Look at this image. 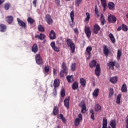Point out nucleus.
Returning <instances> with one entry per match:
<instances>
[{
  "label": "nucleus",
  "mask_w": 128,
  "mask_h": 128,
  "mask_svg": "<svg viewBox=\"0 0 128 128\" xmlns=\"http://www.w3.org/2000/svg\"><path fill=\"white\" fill-rule=\"evenodd\" d=\"M66 43L68 48H70V52L74 54V52H76V44L72 42V40L70 38H68L66 40Z\"/></svg>",
  "instance_id": "obj_1"
},
{
  "label": "nucleus",
  "mask_w": 128,
  "mask_h": 128,
  "mask_svg": "<svg viewBox=\"0 0 128 128\" xmlns=\"http://www.w3.org/2000/svg\"><path fill=\"white\" fill-rule=\"evenodd\" d=\"M62 70L60 72V78H64V74H68V67L66 66V64L64 62H63L62 64Z\"/></svg>",
  "instance_id": "obj_2"
},
{
  "label": "nucleus",
  "mask_w": 128,
  "mask_h": 128,
  "mask_svg": "<svg viewBox=\"0 0 128 128\" xmlns=\"http://www.w3.org/2000/svg\"><path fill=\"white\" fill-rule=\"evenodd\" d=\"M45 20L46 22L48 24H52L54 22V20L52 18V16L48 14L46 15Z\"/></svg>",
  "instance_id": "obj_3"
},
{
  "label": "nucleus",
  "mask_w": 128,
  "mask_h": 128,
  "mask_svg": "<svg viewBox=\"0 0 128 128\" xmlns=\"http://www.w3.org/2000/svg\"><path fill=\"white\" fill-rule=\"evenodd\" d=\"M79 106L82 108L81 112L82 114H84L86 112V103L84 101H82L79 104Z\"/></svg>",
  "instance_id": "obj_4"
},
{
  "label": "nucleus",
  "mask_w": 128,
  "mask_h": 128,
  "mask_svg": "<svg viewBox=\"0 0 128 128\" xmlns=\"http://www.w3.org/2000/svg\"><path fill=\"white\" fill-rule=\"evenodd\" d=\"M36 62L38 64H42V58L40 56V54H36L35 56Z\"/></svg>",
  "instance_id": "obj_5"
},
{
  "label": "nucleus",
  "mask_w": 128,
  "mask_h": 128,
  "mask_svg": "<svg viewBox=\"0 0 128 128\" xmlns=\"http://www.w3.org/2000/svg\"><path fill=\"white\" fill-rule=\"evenodd\" d=\"M78 118H77L74 120V126H80V123L81 120H82V115L80 114L78 116Z\"/></svg>",
  "instance_id": "obj_6"
},
{
  "label": "nucleus",
  "mask_w": 128,
  "mask_h": 128,
  "mask_svg": "<svg viewBox=\"0 0 128 128\" xmlns=\"http://www.w3.org/2000/svg\"><path fill=\"white\" fill-rule=\"evenodd\" d=\"M108 22L110 24H114V22H116V18L114 15L110 14L108 16Z\"/></svg>",
  "instance_id": "obj_7"
},
{
  "label": "nucleus",
  "mask_w": 128,
  "mask_h": 128,
  "mask_svg": "<svg viewBox=\"0 0 128 128\" xmlns=\"http://www.w3.org/2000/svg\"><path fill=\"white\" fill-rule=\"evenodd\" d=\"M92 50V46H88L86 48V52L87 54V56H88V57H87L86 60H90V58H92V55L90 52Z\"/></svg>",
  "instance_id": "obj_8"
},
{
  "label": "nucleus",
  "mask_w": 128,
  "mask_h": 128,
  "mask_svg": "<svg viewBox=\"0 0 128 128\" xmlns=\"http://www.w3.org/2000/svg\"><path fill=\"white\" fill-rule=\"evenodd\" d=\"M94 72L96 76H100V64H97L94 70Z\"/></svg>",
  "instance_id": "obj_9"
},
{
  "label": "nucleus",
  "mask_w": 128,
  "mask_h": 128,
  "mask_svg": "<svg viewBox=\"0 0 128 128\" xmlns=\"http://www.w3.org/2000/svg\"><path fill=\"white\" fill-rule=\"evenodd\" d=\"M84 32L87 38H90V36H92L90 28V27L86 26L84 28Z\"/></svg>",
  "instance_id": "obj_10"
},
{
  "label": "nucleus",
  "mask_w": 128,
  "mask_h": 128,
  "mask_svg": "<svg viewBox=\"0 0 128 128\" xmlns=\"http://www.w3.org/2000/svg\"><path fill=\"white\" fill-rule=\"evenodd\" d=\"M100 30V26L98 24H95L94 26V34H98Z\"/></svg>",
  "instance_id": "obj_11"
},
{
  "label": "nucleus",
  "mask_w": 128,
  "mask_h": 128,
  "mask_svg": "<svg viewBox=\"0 0 128 128\" xmlns=\"http://www.w3.org/2000/svg\"><path fill=\"white\" fill-rule=\"evenodd\" d=\"M50 40H54L56 38V32L54 30H52L50 34Z\"/></svg>",
  "instance_id": "obj_12"
},
{
  "label": "nucleus",
  "mask_w": 128,
  "mask_h": 128,
  "mask_svg": "<svg viewBox=\"0 0 128 128\" xmlns=\"http://www.w3.org/2000/svg\"><path fill=\"white\" fill-rule=\"evenodd\" d=\"M50 46L54 50V52H60V48L56 46V42H52L50 43Z\"/></svg>",
  "instance_id": "obj_13"
},
{
  "label": "nucleus",
  "mask_w": 128,
  "mask_h": 128,
  "mask_svg": "<svg viewBox=\"0 0 128 128\" xmlns=\"http://www.w3.org/2000/svg\"><path fill=\"white\" fill-rule=\"evenodd\" d=\"M103 52L105 54V56L108 58V54H110V50L108 48V46H106V45L104 46Z\"/></svg>",
  "instance_id": "obj_14"
},
{
  "label": "nucleus",
  "mask_w": 128,
  "mask_h": 128,
  "mask_svg": "<svg viewBox=\"0 0 128 128\" xmlns=\"http://www.w3.org/2000/svg\"><path fill=\"white\" fill-rule=\"evenodd\" d=\"M109 80L110 82H111L112 84H116L118 82V76H115L110 77Z\"/></svg>",
  "instance_id": "obj_15"
},
{
  "label": "nucleus",
  "mask_w": 128,
  "mask_h": 128,
  "mask_svg": "<svg viewBox=\"0 0 128 128\" xmlns=\"http://www.w3.org/2000/svg\"><path fill=\"white\" fill-rule=\"evenodd\" d=\"M114 66H116V64L112 61H111L108 64V66L109 67L110 70H114Z\"/></svg>",
  "instance_id": "obj_16"
},
{
  "label": "nucleus",
  "mask_w": 128,
  "mask_h": 128,
  "mask_svg": "<svg viewBox=\"0 0 128 128\" xmlns=\"http://www.w3.org/2000/svg\"><path fill=\"white\" fill-rule=\"evenodd\" d=\"M116 4L113 2H109L108 3V8L110 10H114Z\"/></svg>",
  "instance_id": "obj_17"
},
{
  "label": "nucleus",
  "mask_w": 128,
  "mask_h": 128,
  "mask_svg": "<svg viewBox=\"0 0 128 128\" xmlns=\"http://www.w3.org/2000/svg\"><path fill=\"white\" fill-rule=\"evenodd\" d=\"M70 97H68V98H66L64 100V106L67 108H70Z\"/></svg>",
  "instance_id": "obj_18"
},
{
  "label": "nucleus",
  "mask_w": 128,
  "mask_h": 128,
  "mask_svg": "<svg viewBox=\"0 0 128 128\" xmlns=\"http://www.w3.org/2000/svg\"><path fill=\"white\" fill-rule=\"evenodd\" d=\"M17 21L18 22V24L20 26H22V28H26V23L24 21L20 20V18H17Z\"/></svg>",
  "instance_id": "obj_19"
},
{
  "label": "nucleus",
  "mask_w": 128,
  "mask_h": 128,
  "mask_svg": "<svg viewBox=\"0 0 128 128\" xmlns=\"http://www.w3.org/2000/svg\"><path fill=\"white\" fill-rule=\"evenodd\" d=\"M6 19L7 22H8L9 24H12V22H14V17L12 16H8L6 18Z\"/></svg>",
  "instance_id": "obj_20"
},
{
  "label": "nucleus",
  "mask_w": 128,
  "mask_h": 128,
  "mask_svg": "<svg viewBox=\"0 0 128 128\" xmlns=\"http://www.w3.org/2000/svg\"><path fill=\"white\" fill-rule=\"evenodd\" d=\"M101 2L102 6H103L104 12H106V0H100Z\"/></svg>",
  "instance_id": "obj_21"
},
{
  "label": "nucleus",
  "mask_w": 128,
  "mask_h": 128,
  "mask_svg": "<svg viewBox=\"0 0 128 128\" xmlns=\"http://www.w3.org/2000/svg\"><path fill=\"white\" fill-rule=\"evenodd\" d=\"M35 38H38V40H43L44 38H46V35L42 33H40V35H36Z\"/></svg>",
  "instance_id": "obj_22"
},
{
  "label": "nucleus",
  "mask_w": 128,
  "mask_h": 128,
  "mask_svg": "<svg viewBox=\"0 0 128 128\" xmlns=\"http://www.w3.org/2000/svg\"><path fill=\"white\" fill-rule=\"evenodd\" d=\"M6 30V26L4 24H0V32H4Z\"/></svg>",
  "instance_id": "obj_23"
},
{
  "label": "nucleus",
  "mask_w": 128,
  "mask_h": 128,
  "mask_svg": "<svg viewBox=\"0 0 128 128\" xmlns=\"http://www.w3.org/2000/svg\"><path fill=\"white\" fill-rule=\"evenodd\" d=\"M54 88H56L60 86V80L55 79L54 82Z\"/></svg>",
  "instance_id": "obj_24"
},
{
  "label": "nucleus",
  "mask_w": 128,
  "mask_h": 128,
  "mask_svg": "<svg viewBox=\"0 0 128 128\" xmlns=\"http://www.w3.org/2000/svg\"><path fill=\"white\" fill-rule=\"evenodd\" d=\"M99 93H100V89H98V88H96L92 93V96H95V97L98 96Z\"/></svg>",
  "instance_id": "obj_25"
},
{
  "label": "nucleus",
  "mask_w": 128,
  "mask_h": 128,
  "mask_svg": "<svg viewBox=\"0 0 128 128\" xmlns=\"http://www.w3.org/2000/svg\"><path fill=\"white\" fill-rule=\"evenodd\" d=\"M80 84L84 88L86 84V80L84 78H80Z\"/></svg>",
  "instance_id": "obj_26"
},
{
  "label": "nucleus",
  "mask_w": 128,
  "mask_h": 128,
  "mask_svg": "<svg viewBox=\"0 0 128 128\" xmlns=\"http://www.w3.org/2000/svg\"><path fill=\"white\" fill-rule=\"evenodd\" d=\"M72 88L74 90H78V83L77 82H74L72 86Z\"/></svg>",
  "instance_id": "obj_27"
},
{
  "label": "nucleus",
  "mask_w": 128,
  "mask_h": 128,
  "mask_svg": "<svg viewBox=\"0 0 128 128\" xmlns=\"http://www.w3.org/2000/svg\"><path fill=\"white\" fill-rule=\"evenodd\" d=\"M90 66L92 68H96V60H92L90 64Z\"/></svg>",
  "instance_id": "obj_28"
},
{
  "label": "nucleus",
  "mask_w": 128,
  "mask_h": 128,
  "mask_svg": "<svg viewBox=\"0 0 128 128\" xmlns=\"http://www.w3.org/2000/svg\"><path fill=\"white\" fill-rule=\"evenodd\" d=\"M109 38L112 44H114V42H116V38H114V34H112L110 33L109 34Z\"/></svg>",
  "instance_id": "obj_29"
},
{
  "label": "nucleus",
  "mask_w": 128,
  "mask_h": 128,
  "mask_svg": "<svg viewBox=\"0 0 128 128\" xmlns=\"http://www.w3.org/2000/svg\"><path fill=\"white\" fill-rule=\"evenodd\" d=\"M100 20L101 21L102 26H104L106 22V19H104V14H100Z\"/></svg>",
  "instance_id": "obj_30"
},
{
  "label": "nucleus",
  "mask_w": 128,
  "mask_h": 128,
  "mask_svg": "<svg viewBox=\"0 0 128 128\" xmlns=\"http://www.w3.org/2000/svg\"><path fill=\"white\" fill-rule=\"evenodd\" d=\"M58 114V108L57 106L54 107L53 109V116H57Z\"/></svg>",
  "instance_id": "obj_31"
},
{
  "label": "nucleus",
  "mask_w": 128,
  "mask_h": 128,
  "mask_svg": "<svg viewBox=\"0 0 128 128\" xmlns=\"http://www.w3.org/2000/svg\"><path fill=\"white\" fill-rule=\"evenodd\" d=\"M121 90L122 92H128V87L126 86V84H123L122 85Z\"/></svg>",
  "instance_id": "obj_32"
},
{
  "label": "nucleus",
  "mask_w": 128,
  "mask_h": 128,
  "mask_svg": "<svg viewBox=\"0 0 128 128\" xmlns=\"http://www.w3.org/2000/svg\"><path fill=\"white\" fill-rule=\"evenodd\" d=\"M38 50V45L36 44H34L32 46L33 52H37Z\"/></svg>",
  "instance_id": "obj_33"
},
{
  "label": "nucleus",
  "mask_w": 128,
  "mask_h": 128,
  "mask_svg": "<svg viewBox=\"0 0 128 128\" xmlns=\"http://www.w3.org/2000/svg\"><path fill=\"white\" fill-rule=\"evenodd\" d=\"M48 72H50V66H46L44 67V74H48Z\"/></svg>",
  "instance_id": "obj_34"
},
{
  "label": "nucleus",
  "mask_w": 128,
  "mask_h": 128,
  "mask_svg": "<svg viewBox=\"0 0 128 128\" xmlns=\"http://www.w3.org/2000/svg\"><path fill=\"white\" fill-rule=\"evenodd\" d=\"M95 110L96 112H100V110H102V106L99 104H96L95 106Z\"/></svg>",
  "instance_id": "obj_35"
},
{
  "label": "nucleus",
  "mask_w": 128,
  "mask_h": 128,
  "mask_svg": "<svg viewBox=\"0 0 128 128\" xmlns=\"http://www.w3.org/2000/svg\"><path fill=\"white\" fill-rule=\"evenodd\" d=\"M90 114H91L90 118H92V120H94V110L92 109L90 110Z\"/></svg>",
  "instance_id": "obj_36"
},
{
  "label": "nucleus",
  "mask_w": 128,
  "mask_h": 128,
  "mask_svg": "<svg viewBox=\"0 0 128 128\" xmlns=\"http://www.w3.org/2000/svg\"><path fill=\"white\" fill-rule=\"evenodd\" d=\"M120 56H122V50H118L117 52V60H120Z\"/></svg>",
  "instance_id": "obj_37"
},
{
  "label": "nucleus",
  "mask_w": 128,
  "mask_h": 128,
  "mask_svg": "<svg viewBox=\"0 0 128 128\" xmlns=\"http://www.w3.org/2000/svg\"><path fill=\"white\" fill-rule=\"evenodd\" d=\"M110 125L112 128H116V121L112 120L110 122Z\"/></svg>",
  "instance_id": "obj_38"
},
{
  "label": "nucleus",
  "mask_w": 128,
  "mask_h": 128,
  "mask_svg": "<svg viewBox=\"0 0 128 128\" xmlns=\"http://www.w3.org/2000/svg\"><path fill=\"white\" fill-rule=\"evenodd\" d=\"M70 16L72 20V22H74V11L72 10L70 13Z\"/></svg>",
  "instance_id": "obj_39"
},
{
  "label": "nucleus",
  "mask_w": 128,
  "mask_h": 128,
  "mask_svg": "<svg viewBox=\"0 0 128 128\" xmlns=\"http://www.w3.org/2000/svg\"><path fill=\"white\" fill-rule=\"evenodd\" d=\"M66 80L68 82H70V83L72 82V80H74L72 78V75L67 76Z\"/></svg>",
  "instance_id": "obj_40"
},
{
  "label": "nucleus",
  "mask_w": 128,
  "mask_h": 128,
  "mask_svg": "<svg viewBox=\"0 0 128 128\" xmlns=\"http://www.w3.org/2000/svg\"><path fill=\"white\" fill-rule=\"evenodd\" d=\"M76 70V63H73L71 66V70H72V72H74Z\"/></svg>",
  "instance_id": "obj_41"
},
{
  "label": "nucleus",
  "mask_w": 128,
  "mask_h": 128,
  "mask_svg": "<svg viewBox=\"0 0 128 128\" xmlns=\"http://www.w3.org/2000/svg\"><path fill=\"white\" fill-rule=\"evenodd\" d=\"M120 98H122L121 94H118L117 96L116 102L118 104H120Z\"/></svg>",
  "instance_id": "obj_42"
},
{
  "label": "nucleus",
  "mask_w": 128,
  "mask_h": 128,
  "mask_svg": "<svg viewBox=\"0 0 128 128\" xmlns=\"http://www.w3.org/2000/svg\"><path fill=\"white\" fill-rule=\"evenodd\" d=\"M38 30L39 32H44V26H42V25L38 26Z\"/></svg>",
  "instance_id": "obj_43"
},
{
  "label": "nucleus",
  "mask_w": 128,
  "mask_h": 128,
  "mask_svg": "<svg viewBox=\"0 0 128 128\" xmlns=\"http://www.w3.org/2000/svg\"><path fill=\"white\" fill-rule=\"evenodd\" d=\"M114 88H110L109 90V98H112L114 96Z\"/></svg>",
  "instance_id": "obj_44"
},
{
  "label": "nucleus",
  "mask_w": 128,
  "mask_h": 128,
  "mask_svg": "<svg viewBox=\"0 0 128 128\" xmlns=\"http://www.w3.org/2000/svg\"><path fill=\"white\" fill-rule=\"evenodd\" d=\"M122 30H123V32H128V26H126V25L124 24H122Z\"/></svg>",
  "instance_id": "obj_45"
},
{
  "label": "nucleus",
  "mask_w": 128,
  "mask_h": 128,
  "mask_svg": "<svg viewBox=\"0 0 128 128\" xmlns=\"http://www.w3.org/2000/svg\"><path fill=\"white\" fill-rule=\"evenodd\" d=\"M60 120H62V122H64V124H66V118H64V115H62V114H60Z\"/></svg>",
  "instance_id": "obj_46"
},
{
  "label": "nucleus",
  "mask_w": 128,
  "mask_h": 128,
  "mask_svg": "<svg viewBox=\"0 0 128 128\" xmlns=\"http://www.w3.org/2000/svg\"><path fill=\"white\" fill-rule=\"evenodd\" d=\"M10 8V4L9 3L6 4L4 6V8L6 10H8Z\"/></svg>",
  "instance_id": "obj_47"
},
{
  "label": "nucleus",
  "mask_w": 128,
  "mask_h": 128,
  "mask_svg": "<svg viewBox=\"0 0 128 128\" xmlns=\"http://www.w3.org/2000/svg\"><path fill=\"white\" fill-rule=\"evenodd\" d=\"M82 0H76L75 1V5L76 6H80V4L82 3Z\"/></svg>",
  "instance_id": "obj_48"
},
{
  "label": "nucleus",
  "mask_w": 128,
  "mask_h": 128,
  "mask_svg": "<svg viewBox=\"0 0 128 128\" xmlns=\"http://www.w3.org/2000/svg\"><path fill=\"white\" fill-rule=\"evenodd\" d=\"M60 95L62 98H64V96H66V91L64 90V88L62 89Z\"/></svg>",
  "instance_id": "obj_49"
},
{
  "label": "nucleus",
  "mask_w": 128,
  "mask_h": 128,
  "mask_svg": "<svg viewBox=\"0 0 128 128\" xmlns=\"http://www.w3.org/2000/svg\"><path fill=\"white\" fill-rule=\"evenodd\" d=\"M86 18H85V20L86 22H88V20H90V13L86 12Z\"/></svg>",
  "instance_id": "obj_50"
},
{
  "label": "nucleus",
  "mask_w": 128,
  "mask_h": 128,
  "mask_svg": "<svg viewBox=\"0 0 128 128\" xmlns=\"http://www.w3.org/2000/svg\"><path fill=\"white\" fill-rule=\"evenodd\" d=\"M27 20L29 24H30V26H32V18L30 17L28 18L27 19Z\"/></svg>",
  "instance_id": "obj_51"
},
{
  "label": "nucleus",
  "mask_w": 128,
  "mask_h": 128,
  "mask_svg": "<svg viewBox=\"0 0 128 128\" xmlns=\"http://www.w3.org/2000/svg\"><path fill=\"white\" fill-rule=\"evenodd\" d=\"M95 14L97 16L98 18L100 16V14H98V6H95Z\"/></svg>",
  "instance_id": "obj_52"
},
{
  "label": "nucleus",
  "mask_w": 128,
  "mask_h": 128,
  "mask_svg": "<svg viewBox=\"0 0 128 128\" xmlns=\"http://www.w3.org/2000/svg\"><path fill=\"white\" fill-rule=\"evenodd\" d=\"M57 94L58 93H57L56 88H54L53 90V96H56Z\"/></svg>",
  "instance_id": "obj_53"
},
{
  "label": "nucleus",
  "mask_w": 128,
  "mask_h": 128,
  "mask_svg": "<svg viewBox=\"0 0 128 128\" xmlns=\"http://www.w3.org/2000/svg\"><path fill=\"white\" fill-rule=\"evenodd\" d=\"M55 2L58 6H60V0H55Z\"/></svg>",
  "instance_id": "obj_54"
},
{
  "label": "nucleus",
  "mask_w": 128,
  "mask_h": 128,
  "mask_svg": "<svg viewBox=\"0 0 128 128\" xmlns=\"http://www.w3.org/2000/svg\"><path fill=\"white\" fill-rule=\"evenodd\" d=\"M74 32L76 34H78V28H75L74 29Z\"/></svg>",
  "instance_id": "obj_55"
},
{
  "label": "nucleus",
  "mask_w": 128,
  "mask_h": 128,
  "mask_svg": "<svg viewBox=\"0 0 128 128\" xmlns=\"http://www.w3.org/2000/svg\"><path fill=\"white\" fill-rule=\"evenodd\" d=\"M38 2V0H34V1H33V4H34V6L35 8H36V2Z\"/></svg>",
  "instance_id": "obj_56"
},
{
  "label": "nucleus",
  "mask_w": 128,
  "mask_h": 128,
  "mask_svg": "<svg viewBox=\"0 0 128 128\" xmlns=\"http://www.w3.org/2000/svg\"><path fill=\"white\" fill-rule=\"evenodd\" d=\"M6 0H0V6Z\"/></svg>",
  "instance_id": "obj_57"
},
{
  "label": "nucleus",
  "mask_w": 128,
  "mask_h": 128,
  "mask_svg": "<svg viewBox=\"0 0 128 128\" xmlns=\"http://www.w3.org/2000/svg\"><path fill=\"white\" fill-rule=\"evenodd\" d=\"M122 27L120 26H119V27L118 28L117 30H118V32H120V30H122Z\"/></svg>",
  "instance_id": "obj_58"
},
{
  "label": "nucleus",
  "mask_w": 128,
  "mask_h": 128,
  "mask_svg": "<svg viewBox=\"0 0 128 128\" xmlns=\"http://www.w3.org/2000/svg\"><path fill=\"white\" fill-rule=\"evenodd\" d=\"M53 72H54V74H55L56 72V70L54 69Z\"/></svg>",
  "instance_id": "obj_59"
},
{
  "label": "nucleus",
  "mask_w": 128,
  "mask_h": 128,
  "mask_svg": "<svg viewBox=\"0 0 128 128\" xmlns=\"http://www.w3.org/2000/svg\"><path fill=\"white\" fill-rule=\"evenodd\" d=\"M54 128H60V126L58 125L56 127H55Z\"/></svg>",
  "instance_id": "obj_60"
},
{
  "label": "nucleus",
  "mask_w": 128,
  "mask_h": 128,
  "mask_svg": "<svg viewBox=\"0 0 128 128\" xmlns=\"http://www.w3.org/2000/svg\"><path fill=\"white\" fill-rule=\"evenodd\" d=\"M126 122H128V116L126 117Z\"/></svg>",
  "instance_id": "obj_61"
},
{
  "label": "nucleus",
  "mask_w": 128,
  "mask_h": 128,
  "mask_svg": "<svg viewBox=\"0 0 128 128\" xmlns=\"http://www.w3.org/2000/svg\"><path fill=\"white\" fill-rule=\"evenodd\" d=\"M126 122V128H128V122Z\"/></svg>",
  "instance_id": "obj_62"
},
{
  "label": "nucleus",
  "mask_w": 128,
  "mask_h": 128,
  "mask_svg": "<svg viewBox=\"0 0 128 128\" xmlns=\"http://www.w3.org/2000/svg\"><path fill=\"white\" fill-rule=\"evenodd\" d=\"M46 40H44V41H43V43H44V44H46Z\"/></svg>",
  "instance_id": "obj_63"
},
{
  "label": "nucleus",
  "mask_w": 128,
  "mask_h": 128,
  "mask_svg": "<svg viewBox=\"0 0 128 128\" xmlns=\"http://www.w3.org/2000/svg\"><path fill=\"white\" fill-rule=\"evenodd\" d=\"M126 18H128V14H127L126 15Z\"/></svg>",
  "instance_id": "obj_64"
}]
</instances>
